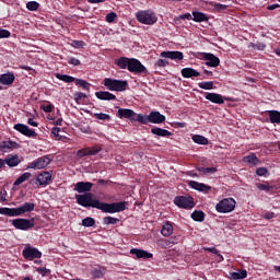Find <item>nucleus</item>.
Here are the masks:
<instances>
[{
	"label": "nucleus",
	"instance_id": "60",
	"mask_svg": "<svg viewBox=\"0 0 280 280\" xmlns=\"http://www.w3.org/2000/svg\"><path fill=\"white\" fill-rule=\"evenodd\" d=\"M207 250H209V252L212 253V254H215L217 256H218L219 253H220L215 247H209V248H207Z\"/></svg>",
	"mask_w": 280,
	"mask_h": 280
},
{
	"label": "nucleus",
	"instance_id": "32",
	"mask_svg": "<svg viewBox=\"0 0 280 280\" xmlns=\"http://www.w3.org/2000/svg\"><path fill=\"white\" fill-rule=\"evenodd\" d=\"M56 78L60 81H63L66 83H72L75 82L77 79L69 77V74H56Z\"/></svg>",
	"mask_w": 280,
	"mask_h": 280
},
{
	"label": "nucleus",
	"instance_id": "2",
	"mask_svg": "<svg viewBox=\"0 0 280 280\" xmlns=\"http://www.w3.org/2000/svg\"><path fill=\"white\" fill-rule=\"evenodd\" d=\"M117 67H119L122 70H128L131 73H148V70L145 66L139 61V59H133L129 57H120L119 59L116 60Z\"/></svg>",
	"mask_w": 280,
	"mask_h": 280
},
{
	"label": "nucleus",
	"instance_id": "5",
	"mask_svg": "<svg viewBox=\"0 0 280 280\" xmlns=\"http://www.w3.org/2000/svg\"><path fill=\"white\" fill-rule=\"evenodd\" d=\"M165 120H166V117L164 115H161L159 112H151L148 116L141 114V117H140L141 125H148V124L161 125Z\"/></svg>",
	"mask_w": 280,
	"mask_h": 280
},
{
	"label": "nucleus",
	"instance_id": "27",
	"mask_svg": "<svg viewBox=\"0 0 280 280\" xmlns=\"http://www.w3.org/2000/svg\"><path fill=\"white\" fill-rule=\"evenodd\" d=\"M151 133L158 137H167V138L172 136V132H170L168 130L161 129L158 127L152 128Z\"/></svg>",
	"mask_w": 280,
	"mask_h": 280
},
{
	"label": "nucleus",
	"instance_id": "14",
	"mask_svg": "<svg viewBox=\"0 0 280 280\" xmlns=\"http://www.w3.org/2000/svg\"><path fill=\"white\" fill-rule=\"evenodd\" d=\"M202 58L207 60L206 65L208 67L217 68L220 65L219 57H215V55H212V52H202Z\"/></svg>",
	"mask_w": 280,
	"mask_h": 280
},
{
	"label": "nucleus",
	"instance_id": "30",
	"mask_svg": "<svg viewBox=\"0 0 280 280\" xmlns=\"http://www.w3.org/2000/svg\"><path fill=\"white\" fill-rule=\"evenodd\" d=\"M269 117L272 124H280V112L272 110L269 113Z\"/></svg>",
	"mask_w": 280,
	"mask_h": 280
},
{
	"label": "nucleus",
	"instance_id": "53",
	"mask_svg": "<svg viewBox=\"0 0 280 280\" xmlns=\"http://www.w3.org/2000/svg\"><path fill=\"white\" fill-rule=\"evenodd\" d=\"M267 173H268V171H267V168H265V167H260V168H258V170L256 171V174H257L258 176H265Z\"/></svg>",
	"mask_w": 280,
	"mask_h": 280
},
{
	"label": "nucleus",
	"instance_id": "18",
	"mask_svg": "<svg viewBox=\"0 0 280 280\" xmlns=\"http://www.w3.org/2000/svg\"><path fill=\"white\" fill-rule=\"evenodd\" d=\"M106 271V267L97 266L91 270V276L93 279H101L105 276Z\"/></svg>",
	"mask_w": 280,
	"mask_h": 280
},
{
	"label": "nucleus",
	"instance_id": "10",
	"mask_svg": "<svg viewBox=\"0 0 280 280\" xmlns=\"http://www.w3.org/2000/svg\"><path fill=\"white\" fill-rule=\"evenodd\" d=\"M22 255L27 260H33L42 257V253L30 245H26L22 252Z\"/></svg>",
	"mask_w": 280,
	"mask_h": 280
},
{
	"label": "nucleus",
	"instance_id": "21",
	"mask_svg": "<svg viewBox=\"0 0 280 280\" xmlns=\"http://www.w3.org/2000/svg\"><path fill=\"white\" fill-rule=\"evenodd\" d=\"M182 75L185 79L198 78L200 72H198V70H194V68H183Z\"/></svg>",
	"mask_w": 280,
	"mask_h": 280
},
{
	"label": "nucleus",
	"instance_id": "50",
	"mask_svg": "<svg viewBox=\"0 0 280 280\" xmlns=\"http://www.w3.org/2000/svg\"><path fill=\"white\" fill-rule=\"evenodd\" d=\"M10 37V31H5V28H0V38Z\"/></svg>",
	"mask_w": 280,
	"mask_h": 280
},
{
	"label": "nucleus",
	"instance_id": "26",
	"mask_svg": "<svg viewBox=\"0 0 280 280\" xmlns=\"http://www.w3.org/2000/svg\"><path fill=\"white\" fill-rule=\"evenodd\" d=\"M95 96L101 101H115L116 96L109 92H96Z\"/></svg>",
	"mask_w": 280,
	"mask_h": 280
},
{
	"label": "nucleus",
	"instance_id": "47",
	"mask_svg": "<svg viewBox=\"0 0 280 280\" xmlns=\"http://www.w3.org/2000/svg\"><path fill=\"white\" fill-rule=\"evenodd\" d=\"M77 155H78L79 158L89 156V150H88V148H86V149L79 150V151L77 152Z\"/></svg>",
	"mask_w": 280,
	"mask_h": 280
},
{
	"label": "nucleus",
	"instance_id": "31",
	"mask_svg": "<svg viewBox=\"0 0 280 280\" xmlns=\"http://www.w3.org/2000/svg\"><path fill=\"white\" fill-rule=\"evenodd\" d=\"M192 141L195 143H198V144H201V145H207L209 143L207 138H205L202 136H199V135L194 136Z\"/></svg>",
	"mask_w": 280,
	"mask_h": 280
},
{
	"label": "nucleus",
	"instance_id": "38",
	"mask_svg": "<svg viewBox=\"0 0 280 280\" xmlns=\"http://www.w3.org/2000/svg\"><path fill=\"white\" fill-rule=\"evenodd\" d=\"M119 222V219L117 218H113V217H106L103 219V223L106 224V225H109V224H117Z\"/></svg>",
	"mask_w": 280,
	"mask_h": 280
},
{
	"label": "nucleus",
	"instance_id": "33",
	"mask_svg": "<svg viewBox=\"0 0 280 280\" xmlns=\"http://www.w3.org/2000/svg\"><path fill=\"white\" fill-rule=\"evenodd\" d=\"M14 142H11V141H4L1 143L0 145V150L2 152H8L9 150L13 149L14 148Z\"/></svg>",
	"mask_w": 280,
	"mask_h": 280
},
{
	"label": "nucleus",
	"instance_id": "36",
	"mask_svg": "<svg viewBox=\"0 0 280 280\" xmlns=\"http://www.w3.org/2000/svg\"><path fill=\"white\" fill-rule=\"evenodd\" d=\"M191 218L197 222H202L205 220V213L202 211H195L191 214Z\"/></svg>",
	"mask_w": 280,
	"mask_h": 280
},
{
	"label": "nucleus",
	"instance_id": "57",
	"mask_svg": "<svg viewBox=\"0 0 280 280\" xmlns=\"http://www.w3.org/2000/svg\"><path fill=\"white\" fill-rule=\"evenodd\" d=\"M262 218L267 219V220H271L275 218V213L273 212H267L266 214L262 215Z\"/></svg>",
	"mask_w": 280,
	"mask_h": 280
},
{
	"label": "nucleus",
	"instance_id": "63",
	"mask_svg": "<svg viewBox=\"0 0 280 280\" xmlns=\"http://www.w3.org/2000/svg\"><path fill=\"white\" fill-rule=\"evenodd\" d=\"M59 132H60V129H59V128H52V129H51V133H52L55 137H58V136H59Z\"/></svg>",
	"mask_w": 280,
	"mask_h": 280
},
{
	"label": "nucleus",
	"instance_id": "7",
	"mask_svg": "<svg viewBox=\"0 0 280 280\" xmlns=\"http://www.w3.org/2000/svg\"><path fill=\"white\" fill-rule=\"evenodd\" d=\"M236 201L233 198H225L221 200L215 209L219 213H230L235 209Z\"/></svg>",
	"mask_w": 280,
	"mask_h": 280
},
{
	"label": "nucleus",
	"instance_id": "23",
	"mask_svg": "<svg viewBox=\"0 0 280 280\" xmlns=\"http://www.w3.org/2000/svg\"><path fill=\"white\" fill-rule=\"evenodd\" d=\"M36 180L40 186L48 185V183L51 180V174L49 172H44L37 176Z\"/></svg>",
	"mask_w": 280,
	"mask_h": 280
},
{
	"label": "nucleus",
	"instance_id": "8",
	"mask_svg": "<svg viewBox=\"0 0 280 280\" xmlns=\"http://www.w3.org/2000/svg\"><path fill=\"white\" fill-rule=\"evenodd\" d=\"M118 117L120 119H128L131 122L133 121H138L141 124V114H136L133 110L131 109H126V108H120L118 110Z\"/></svg>",
	"mask_w": 280,
	"mask_h": 280
},
{
	"label": "nucleus",
	"instance_id": "59",
	"mask_svg": "<svg viewBox=\"0 0 280 280\" xmlns=\"http://www.w3.org/2000/svg\"><path fill=\"white\" fill-rule=\"evenodd\" d=\"M279 8H280V4H269V7H267V10L273 11L276 9H279Z\"/></svg>",
	"mask_w": 280,
	"mask_h": 280
},
{
	"label": "nucleus",
	"instance_id": "11",
	"mask_svg": "<svg viewBox=\"0 0 280 280\" xmlns=\"http://www.w3.org/2000/svg\"><path fill=\"white\" fill-rule=\"evenodd\" d=\"M174 203L183 209H192L195 203L191 197H176Z\"/></svg>",
	"mask_w": 280,
	"mask_h": 280
},
{
	"label": "nucleus",
	"instance_id": "44",
	"mask_svg": "<svg viewBox=\"0 0 280 280\" xmlns=\"http://www.w3.org/2000/svg\"><path fill=\"white\" fill-rule=\"evenodd\" d=\"M94 117L98 120H110V116L107 114H94Z\"/></svg>",
	"mask_w": 280,
	"mask_h": 280
},
{
	"label": "nucleus",
	"instance_id": "13",
	"mask_svg": "<svg viewBox=\"0 0 280 280\" xmlns=\"http://www.w3.org/2000/svg\"><path fill=\"white\" fill-rule=\"evenodd\" d=\"M13 129L19 131L20 133H22L23 136H25L27 138H36L37 137V133L35 132V130L30 129L26 125L16 124V125H14Z\"/></svg>",
	"mask_w": 280,
	"mask_h": 280
},
{
	"label": "nucleus",
	"instance_id": "29",
	"mask_svg": "<svg viewBox=\"0 0 280 280\" xmlns=\"http://www.w3.org/2000/svg\"><path fill=\"white\" fill-rule=\"evenodd\" d=\"M161 233H162V235L165 236V237L171 236V235L173 234V226H172V224L165 223V224L163 225V229H162Z\"/></svg>",
	"mask_w": 280,
	"mask_h": 280
},
{
	"label": "nucleus",
	"instance_id": "15",
	"mask_svg": "<svg viewBox=\"0 0 280 280\" xmlns=\"http://www.w3.org/2000/svg\"><path fill=\"white\" fill-rule=\"evenodd\" d=\"M161 57L180 61L183 60L184 55L179 50H163V52H161Z\"/></svg>",
	"mask_w": 280,
	"mask_h": 280
},
{
	"label": "nucleus",
	"instance_id": "43",
	"mask_svg": "<svg viewBox=\"0 0 280 280\" xmlns=\"http://www.w3.org/2000/svg\"><path fill=\"white\" fill-rule=\"evenodd\" d=\"M256 187L259 190L267 191V192H269L272 189V187H270L269 185H265V184H260V183L256 184Z\"/></svg>",
	"mask_w": 280,
	"mask_h": 280
},
{
	"label": "nucleus",
	"instance_id": "55",
	"mask_svg": "<svg viewBox=\"0 0 280 280\" xmlns=\"http://www.w3.org/2000/svg\"><path fill=\"white\" fill-rule=\"evenodd\" d=\"M254 48L262 51L266 49V44H254Z\"/></svg>",
	"mask_w": 280,
	"mask_h": 280
},
{
	"label": "nucleus",
	"instance_id": "22",
	"mask_svg": "<svg viewBox=\"0 0 280 280\" xmlns=\"http://www.w3.org/2000/svg\"><path fill=\"white\" fill-rule=\"evenodd\" d=\"M15 80L14 74L12 72H8L5 74H0V83L2 85H11Z\"/></svg>",
	"mask_w": 280,
	"mask_h": 280
},
{
	"label": "nucleus",
	"instance_id": "39",
	"mask_svg": "<svg viewBox=\"0 0 280 280\" xmlns=\"http://www.w3.org/2000/svg\"><path fill=\"white\" fill-rule=\"evenodd\" d=\"M197 170L205 175L213 174L218 171L215 167H198Z\"/></svg>",
	"mask_w": 280,
	"mask_h": 280
},
{
	"label": "nucleus",
	"instance_id": "54",
	"mask_svg": "<svg viewBox=\"0 0 280 280\" xmlns=\"http://www.w3.org/2000/svg\"><path fill=\"white\" fill-rule=\"evenodd\" d=\"M36 271L43 276L47 275L50 272L49 269H46V268H37Z\"/></svg>",
	"mask_w": 280,
	"mask_h": 280
},
{
	"label": "nucleus",
	"instance_id": "46",
	"mask_svg": "<svg viewBox=\"0 0 280 280\" xmlns=\"http://www.w3.org/2000/svg\"><path fill=\"white\" fill-rule=\"evenodd\" d=\"M116 18H117V13H114V12L107 13L106 22L107 23H114Z\"/></svg>",
	"mask_w": 280,
	"mask_h": 280
},
{
	"label": "nucleus",
	"instance_id": "61",
	"mask_svg": "<svg viewBox=\"0 0 280 280\" xmlns=\"http://www.w3.org/2000/svg\"><path fill=\"white\" fill-rule=\"evenodd\" d=\"M73 44L77 48H83L84 47V42H73Z\"/></svg>",
	"mask_w": 280,
	"mask_h": 280
},
{
	"label": "nucleus",
	"instance_id": "24",
	"mask_svg": "<svg viewBox=\"0 0 280 280\" xmlns=\"http://www.w3.org/2000/svg\"><path fill=\"white\" fill-rule=\"evenodd\" d=\"M192 21L197 23H202L209 21L208 15L206 13H201L200 11H192Z\"/></svg>",
	"mask_w": 280,
	"mask_h": 280
},
{
	"label": "nucleus",
	"instance_id": "58",
	"mask_svg": "<svg viewBox=\"0 0 280 280\" xmlns=\"http://www.w3.org/2000/svg\"><path fill=\"white\" fill-rule=\"evenodd\" d=\"M43 110L45 112V113H50L51 110H52V105H45V106H43Z\"/></svg>",
	"mask_w": 280,
	"mask_h": 280
},
{
	"label": "nucleus",
	"instance_id": "35",
	"mask_svg": "<svg viewBox=\"0 0 280 280\" xmlns=\"http://www.w3.org/2000/svg\"><path fill=\"white\" fill-rule=\"evenodd\" d=\"M31 173H24L22 174L15 182H14V186H19L22 183H24L25 180H27L31 177Z\"/></svg>",
	"mask_w": 280,
	"mask_h": 280
},
{
	"label": "nucleus",
	"instance_id": "6",
	"mask_svg": "<svg viewBox=\"0 0 280 280\" xmlns=\"http://www.w3.org/2000/svg\"><path fill=\"white\" fill-rule=\"evenodd\" d=\"M136 19L144 25H153L156 23L158 18L153 11H137Z\"/></svg>",
	"mask_w": 280,
	"mask_h": 280
},
{
	"label": "nucleus",
	"instance_id": "17",
	"mask_svg": "<svg viewBox=\"0 0 280 280\" xmlns=\"http://www.w3.org/2000/svg\"><path fill=\"white\" fill-rule=\"evenodd\" d=\"M92 187H93L92 183L80 182L75 184L74 190L78 191L79 194H82V192L90 191Z\"/></svg>",
	"mask_w": 280,
	"mask_h": 280
},
{
	"label": "nucleus",
	"instance_id": "52",
	"mask_svg": "<svg viewBox=\"0 0 280 280\" xmlns=\"http://www.w3.org/2000/svg\"><path fill=\"white\" fill-rule=\"evenodd\" d=\"M214 9L218 12H223L228 9L226 4H214Z\"/></svg>",
	"mask_w": 280,
	"mask_h": 280
},
{
	"label": "nucleus",
	"instance_id": "45",
	"mask_svg": "<svg viewBox=\"0 0 280 280\" xmlns=\"http://www.w3.org/2000/svg\"><path fill=\"white\" fill-rule=\"evenodd\" d=\"M101 151V148L94 147V148H88V155L92 156L97 154Z\"/></svg>",
	"mask_w": 280,
	"mask_h": 280
},
{
	"label": "nucleus",
	"instance_id": "48",
	"mask_svg": "<svg viewBox=\"0 0 280 280\" xmlns=\"http://www.w3.org/2000/svg\"><path fill=\"white\" fill-rule=\"evenodd\" d=\"M68 62L74 67L80 66L81 61L80 59H75V57H70V59L68 60Z\"/></svg>",
	"mask_w": 280,
	"mask_h": 280
},
{
	"label": "nucleus",
	"instance_id": "40",
	"mask_svg": "<svg viewBox=\"0 0 280 280\" xmlns=\"http://www.w3.org/2000/svg\"><path fill=\"white\" fill-rule=\"evenodd\" d=\"M74 83H75V85L81 86L86 91L90 90V84L84 80L75 79Z\"/></svg>",
	"mask_w": 280,
	"mask_h": 280
},
{
	"label": "nucleus",
	"instance_id": "3",
	"mask_svg": "<svg viewBox=\"0 0 280 280\" xmlns=\"http://www.w3.org/2000/svg\"><path fill=\"white\" fill-rule=\"evenodd\" d=\"M35 208L33 202H25L18 208H0V214L7 217H20L26 212H32Z\"/></svg>",
	"mask_w": 280,
	"mask_h": 280
},
{
	"label": "nucleus",
	"instance_id": "16",
	"mask_svg": "<svg viewBox=\"0 0 280 280\" xmlns=\"http://www.w3.org/2000/svg\"><path fill=\"white\" fill-rule=\"evenodd\" d=\"M189 186L192 189H196V190L205 192V194H208L211 190L210 186L205 185L202 183L195 182V180L189 182Z\"/></svg>",
	"mask_w": 280,
	"mask_h": 280
},
{
	"label": "nucleus",
	"instance_id": "51",
	"mask_svg": "<svg viewBox=\"0 0 280 280\" xmlns=\"http://www.w3.org/2000/svg\"><path fill=\"white\" fill-rule=\"evenodd\" d=\"M88 96L84 94V93H77L75 95H74V100H75V102L77 103H80V101L82 100V98H86Z\"/></svg>",
	"mask_w": 280,
	"mask_h": 280
},
{
	"label": "nucleus",
	"instance_id": "9",
	"mask_svg": "<svg viewBox=\"0 0 280 280\" xmlns=\"http://www.w3.org/2000/svg\"><path fill=\"white\" fill-rule=\"evenodd\" d=\"M11 223L16 230L27 231L34 226V219H14Z\"/></svg>",
	"mask_w": 280,
	"mask_h": 280
},
{
	"label": "nucleus",
	"instance_id": "20",
	"mask_svg": "<svg viewBox=\"0 0 280 280\" xmlns=\"http://www.w3.org/2000/svg\"><path fill=\"white\" fill-rule=\"evenodd\" d=\"M4 164H7L9 167H15L18 166L22 160L19 158V155H9L5 160H3Z\"/></svg>",
	"mask_w": 280,
	"mask_h": 280
},
{
	"label": "nucleus",
	"instance_id": "1",
	"mask_svg": "<svg viewBox=\"0 0 280 280\" xmlns=\"http://www.w3.org/2000/svg\"><path fill=\"white\" fill-rule=\"evenodd\" d=\"M77 202L84 207V208H95L101 210L104 213H117L122 212L127 209V202H113V203H105L101 202L96 197L91 194L86 192L84 195H77L75 196Z\"/></svg>",
	"mask_w": 280,
	"mask_h": 280
},
{
	"label": "nucleus",
	"instance_id": "64",
	"mask_svg": "<svg viewBox=\"0 0 280 280\" xmlns=\"http://www.w3.org/2000/svg\"><path fill=\"white\" fill-rule=\"evenodd\" d=\"M27 124H28L30 126H32V127H37V126H38V124L35 122L32 118H30V119L27 120Z\"/></svg>",
	"mask_w": 280,
	"mask_h": 280
},
{
	"label": "nucleus",
	"instance_id": "37",
	"mask_svg": "<svg viewBox=\"0 0 280 280\" xmlns=\"http://www.w3.org/2000/svg\"><path fill=\"white\" fill-rule=\"evenodd\" d=\"M38 7H39V4L37 1H28L26 4V9L31 12L37 11Z\"/></svg>",
	"mask_w": 280,
	"mask_h": 280
},
{
	"label": "nucleus",
	"instance_id": "19",
	"mask_svg": "<svg viewBox=\"0 0 280 280\" xmlns=\"http://www.w3.org/2000/svg\"><path fill=\"white\" fill-rule=\"evenodd\" d=\"M206 100L210 101L213 104L222 105L224 104V98L222 95L217 93H207Z\"/></svg>",
	"mask_w": 280,
	"mask_h": 280
},
{
	"label": "nucleus",
	"instance_id": "49",
	"mask_svg": "<svg viewBox=\"0 0 280 280\" xmlns=\"http://www.w3.org/2000/svg\"><path fill=\"white\" fill-rule=\"evenodd\" d=\"M168 65V61H166V59H158V61L155 62L156 67H166Z\"/></svg>",
	"mask_w": 280,
	"mask_h": 280
},
{
	"label": "nucleus",
	"instance_id": "34",
	"mask_svg": "<svg viewBox=\"0 0 280 280\" xmlns=\"http://www.w3.org/2000/svg\"><path fill=\"white\" fill-rule=\"evenodd\" d=\"M244 161L250 165H257L259 160L257 159L256 154H250L244 159Z\"/></svg>",
	"mask_w": 280,
	"mask_h": 280
},
{
	"label": "nucleus",
	"instance_id": "12",
	"mask_svg": "<svg viewBox=\"0 0 280 280\" xmlns=\"http://www.w3.org/2000/svg\"><path fill=\"white\" fill-rule=\"evenodd\" d=\"M50 162L51 160L48 156H43L34 161L33 163L28 164L26 170H30V168L42 170V168H45Z\"/></svg>",
	"mask_w": 280,
	"mask_h": 280
},
{
	"label": "nucleus",
	"instance_id": "42",
	"mask_svg": "<svg viewBox=\"0 0 280 280\" xmlns=\"http://www.w3.org/2000/svg\"><path fill=\"white\" fill-rule=\"evenodd\" d=\"M95 224V220L92 218H85L84 220H82V225L85 228H91Z\"/></svg>",
	"mask_w": 280,
	"mask_h": 280
},
{
	"label": "nucleus",
	"instance_id": "28",
	"mask_svg": "<svg viewBox=\"0 0 280 280\" xmlns=\"http://www.w3.org/2000/svg\"><path fill=\"white\" fill-rule=\"evenodd\" d=\"M230 276H231V279H233V280H242L247 277V271L242 270V271H237V272H231Z\"/></svg>",
	"mask_w": 280,
	"mask_h": 280
},
{
	"label": "nucleus",
	"instance_id": "25",
	"mask_svg": "<svg viewBox=\"0 0 280 280\" xmlns=\"http://www.w3.org/2000/svg\"><path fill=\"white\" fill-rule=\"evenodd\" d=\"M130 254L136 255L137 258H152L153 255L142 249L132 248Z\"/></svg>",
	"mask_w": 280,
	"mask_h": 280
},
{
	"label": "nucleus",
	"instance_id": "56",
	"mask_svg": "<svg viewBox=\"0 0 280 280\" xmlns=\"http://www.w3.org/2000/svg\"><path fill=\"white\" fill-rule=\"evenodd\" d=\"M0 201H2V202L7 201V191L5 190L0 191Z\"/></svg>",
	"mask_w": 280,
	"mask_h": 280
},
{
	"label": "nucleus",
	"instance_id": "4",
	"mask_svg": "<svg viewBox=\"0 0 280 280\" xmlns=\"http://www.w3.org/2000/svg\"><path fill=\"white\" fill-rule=\"evenodd\" d=\"M104 86L110 92H125L128 88V82L115 79H105Z\"/></svg>",
	"mask_w": 280,
	"mask_h": 280
},
{
	"label": "nucleus",
	"instance_id": "41",
	"mask_svg": "<svg viewBox=\"0 0 280 280\" xmlns=\"http://www.w3.org/2000/svg\"><path fill=\"white\" fill-rule=\"evenodd\" d=\"M198 86L202 90L210 91L213 89V82H201L198 84Z\"/></svg>",
	"mask_w": 280,
	"mask_h": 280
},
{
	"label": "nucleus",
	"instance_id": "62",
	"mask_svg": "<svg viewBox=\"0 0 280 280\" xmlns=\"http://www.w3.org/2000/svg\"><path fill=\"white\" fill-rule=\"evenodd\" d=\"M179 19L180 20H190L191 15H190V13H185L184 15H180Z\"/></svg>",
	"mask_w": 280,
	"mask_h": 280
}]
</instances>
